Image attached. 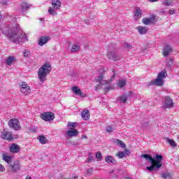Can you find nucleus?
<instances>
[{
  "label": "nucleus",
  "instance_id": "nucleus-1",
  "mask_svg": "<svg viewBox=\"0 0 179 179\" xmlns=\"http://www.w3.org/2000/svg\"><path fill=\"white\" fill-rule=\"evenodd\" d=\"M142 157H144V159H147L148 162H150L151 166L147 167V170H149V171H153L155 169L159 170V169L162 167V161L163 160L162 155L157 154L155 155V159L148 154L143 155Z\"/></svg>",
  "mask_w": 179,
  "mask_h": 179
},
{
  "label": "nucleus",
  "instance_id": "nucleus-2",
  "mask_svg": "<svg viewBox=\"0 0 179 179\" xmlns=\"http://www.w3.org/2000/svg\"><path fill=\"white\" fill-rule=\"evenodd\" d=\"M51 69H52V67L50 63H45L39 69L38 71V78L41 82L43 83L46 80L47 76L51 73Z\"/></svg>",
  "mask_w": 179,
  "mask_h": 179
},
{
  "label": "nucleus",
  "instance_id": "nucleus-3",
  "mask_svg": "<svg viewBox=\"0 0 179 179\" xmlns=\"http://www.w3.org/2000/svg\"><path fill=\"white\" fill-rule=\"evenodd\" d=\"M166 75H167V72L166 70H164L158 73L157 78L152 80L150 83V85H155V86H163V84L164 83V81L163 79L166 78Z\"/></svg>",
  "mask_w": 179,
  "mask_h": 179
},
{
  "label": "nucleus",
  "instance_id": "nucleus-4",
  "mask_svg": "<svg viewBox=\"0 0 179 179\" xmlns=\"http://www.w3.org/2000/svg\"><path fill=\"white\" fill-rule=\"evenodd\" d=\"M20 170H22V164L20 163V161L14 160L8 165L7 171L8 173H17Z\"/></svg>",
  "mask_w": 179,
  "mask_h": 179
},
{
  "label": "nucleus",
  "instance_id": "nucleus-5",
  "mask_svg": "<svg viewBox=\"0 0 179 179\" xmlns=\"http://www.w3.org/2000/svg\"><path fill=\"white\" fill-rule=\"evenodd\" d=\"M8 38H10L12 43H20L22 41V36H20V30L15 29L14 31H11L10 34H8Z\"/></svg>",
  "mask_w": 179,
  "mask_h": 179
},
{
  "label": "nucleus",
  "instance_id": "nucleus-6",
  "mask_svg": "<svg viewBox=\"0 0 179 179\" xmlns=\"http://www.w3.org/2000/svg\"><path fill=\"white\" fill-rule=\"evenodd\" d=\"M8 127L10 128H13L15 131H19L22 129V126H20V122L17 119H11L8 121Z\"/></svg>",
  "mask_w": 179,
  "mask_h": 179
},
{
  "label": "nucleus",
  "instance_id": "nucleus-7",
  "mask_svg": "<svg viewBox=\"0 0 179 179\" xmlns=\"http://www.w3.org/2000/svg\"><path fill=\"white\" fill-rule=\"evenodd\" d=\"M1 139H3L4 141H8L9 142L15 139V138L13 137V134H12V131L6 130H4L1 132Z\"/></svg>",
  "mask_w": 179,
  "mask_h": 179
},
{
  "label": "nucleus",
  "instance_id": "nucleus-8",
  "mask_svg": "<svg viewBox=\"0 0 179 179\" xmlns=\"http://www.w3.org/2000/svg\"><path fill=\"white\" fill-rule=\"evenodd\" d=\"M41 120L43 121H53L55 118V114L52 112H47L41 114Z\"/></svg>",
  "mask_w": 179,
  "mask_h": 179
},
{
  "label": "nucleus",
  "instance_id": "nucleus-9",
  "mask_svg": "<svg viewBox=\"0 0 179 179\" xmlns=\"http://www.w3.org/2000/svg\"><path fill=\"white\" fill-rule=\"evenodd\" d=\"M163 107H164V108H172V107H174V103L173 102V99H171L169 96H166L164 97Z\"/></svg>",
  "mask_w": 179,
  "mask_h": 179
},
{
  "label": "nucleus",
  "instance_id": "nucleus-10",
  "mask_svg": "<svg viewBox=\"0 0 179 179\" xmlns=\"http://www.w3.org/2000/svg\"><path fill=\"white\" fill-rule=\"evenodd\" d=\"M142 22L145 26L153 24V23H156V15H152L150 17H144Z\"/></svg>",
  "mask_w": 179,
  "mask_h": 179
},
{
  "label": "nucleus",
  "instance_id": "nucleus-11",
  "mask_svg": "<svg viewBox=\"0 0 179 179\" xmlns=\"http://www.w3.org/2000/svg\"><path fill=\"white\" fill-rule=\"evenodd\" d=\"M2 160L7 163V164H10L13 160V155H9L8 153L2 154Z\"/></svg>",
  "mask_w": 179,
  "mask_h": 179
},
{
  "label": "nucleus",
  "instance_id": "nucleus-12",
  "mask_svg": "<svg viewBox=\"0 0 179 179\" xmlns=\"http://www.w3.org/2000/svg\"><path fill=\"white\" fill-rule=\"evenodd\" d=\"M9 150L11 153H19L20 152V146L16 143H12L9 146Z\"/></svg>",
  "mask_w": 179,
  "mask_h": 179
},
{
  "label": "nucleus",
  "instance_id": "nucleus-13",
  "mask_svg": "<svg viewBox=\"0 0 179 179\" xmlns=\"http://www.w3.org/2000/svg\"><path fill=\"white\" fill-rule=\"evenodd\" d=\"M50 40V36H41L38 39V44L41 47H43V45H44V44H47Z\"/></svg>",
  "mask_w": 179,
  "mask_h": 179
},
{
  "label": "nucleus",
  "instance_id": "nucleus-14",
  "mask_svg": "<svg viewBox=\"0 0 179 179\" xmlns=\"http://www.w3.org/2000/svg\"><path fill=\"white\" fill-rule=\"evenodd\" d=\"M134 11V19L137 22V20H139L141 17H142V13L143 11L139 7H136Z\"/></svg>",
  "mask_w": 179,
  "mask_h": 179
},
{
  "label": "nucleus",
  "instance_id": "nucleus-15",
  "mask_svg": "<svg viewBox=\"0 0 179 179\" xmlns=\"http://www.w3.org/2000/svg\"><path fill=\"white\" fill-rule=\"evenodd\" d=\"M71 90L73 93L76 94V96H80V97H85V94H83V92H82V90L79 89V87H78L77 86H73L71 88Z\"/></svg>",
  "mask_w": 179,
  "mask_h": 179
},
{
  "label": "nucleus",
  "instance_id": "nucleus-16",
  "mask_svg": "<svg viewBox=\"0 0 179 179\" xmlns=\"http://www.w3.org/2000/svg\"><path fill=\"white\" fill-rule=\"evenodd\" d=\"M81 117L85 121L90 119V111L89 110H84L81 112Z\"/></svg>",
  "mask_w": 179,
  "mask_h": 179
},
{
  "label": "nucleus",
  "instance_id": "nucleus-17",
  "mask_svg": "<svg viewBox=\"0 0 179 179\" xmlns=\"http://www.w3.org/2000/svg\"><path fill=\"white\" fill-rule=\"evenodd\" d=\"M171 51H173V49H171V47H170V45H166L164 47V52H163L164 57H169V55L170 54V52H171Z\"/></svg>",
  "mask_w": 179,
  "mask_h": 179
},
{
  "label": "nucleus",
  "instance_id": "nucleus-18",
  "mask_svg": "<svg viewBox=\"0 0 179 179\" xmlns=\"http://www.w3.org/2000/svg\"><path fill=\"white\" fill-rule=\"evenodd\" d=\"M52 6L56 10L59 9V8H61V1L59 0H53L52 2Z\"/></svg>",
  "mask_w": 179,
  "mask_h": 179
},
{
  "label": "nucleus",
  "instance_id": "nucleus-19",
  "mask_svg": "<svg viewBox=\"0 0 179 179\" xmlns=\"http://www.w3.org/2000/svg\"><path fill=\"white\" fill-rule=\"evenodd\" d=\"M16 61V58L13 56H10L6 59V64L8 65V66H10L13 62Z\"/></svg>",
  "mask_w": 179,
  "mask_h": 179
},
{
  "label": "nucleus",
  "instance_id": "nucleus-20",
  "mask_svg": "<svg viewBox=\"0 0 179 179\" xmlns=\"http://www.w3.org/2000/svg\"><path fill=\"white\" fill-rule=\"evenodd\" d=\"M38 139L42 145H45L46 143H48V140L47 139V138H45L44 135H39Z\"/></svg>",
  "mask_w": 179,
  "mask_h": 179
},
{
  "label": "nucleus",
  "instance_id": "nucleus-21",
  "mask_svg": "<svg viewBox=\"0 0 179 179\" xmlns=\"http://www.w3.org/2000/svg\"><path fill=\"white\" fill-rule=\"evenodd\" d=\"M78 134H79V131H78V130H69L66 132L67 136H70V138H72L73 136H78Z\"/></svg>",
  "mask_w": 179,
  "mask_h": 179
},
{
  "label": "nucleus",
  "instance_id": "nucleus-22",
  "mask_svg": "<svg viewBox=\"0 0 179 179\" xmlns=\"http://www.w3.org/2000/svg\"><path fill=\"white\" fill-rule=\"evenodd\" d=\"M80 50V45H72L70 50L71 52H78Z\"/></svg>",
  "mask_w": 179,
  "mask_h": 179
},
{
  "label": "nucleus",
  "instance_id": "nucleus-23",
  "mask_svg": "<svg viewBox=\"0 0 179 179\" xmlns=\"http://www.w3.org/2000/svg\"><path fill=\"white\" fill-rule=\"evenodd\" d=\"M21 93L24 94V96H27V94H30V92H31V90H30V87H28L27 88L20 90Z\"/></svg>",
  "mask_w": 179,
  "mask_h": 179
},
{
  "label": "nucleus",
  "instance_id": "nucleus-24",
  "mask_svg": "<svg viewBox=\"0 0 179 179\" xmlns=\"http://www.w3.org/2000/svg\"><path fill=\"white\" fill-rule=\"evenodd\" d=\"M78 126V122H69L67 124V127H69L70 130H76V128Z\"/></svg>",
  "mask_w": 179,
  "mask_h": 179
},
{
  "label": "nucleus",
  "instance_id": "nucleus-25",
  "mask_svg": "<svg viewBox=\"0 0 179 179\" xmlns=\"http://www.w3.org/2000/svg\"><path fill=\"white\" fill-rule=\"evenodd\" d=\"M108 58L109 59H112V61H118V57H117L115 55L113 52H110L108 54Z\"/></svg>",
  "mask_w": 179,
  "mask_h": 179
},
{
  "label": "nucleus",
  "instance_id": "nucleus-26",
  "mask_svg": "<svg viewBox=\"0 0 179 179\" xmlns=\"http://www.w3.org/2000/svg\"><path fill=\"white\" fill-rule=\"evenodd\" d=\"M30 6H31L26 1H23L22 3V10H27V9H29V8H30Z\"/></svg>",
  "mask_w": 179,
  "mask_h": 179
},
{
  "label": "nucleus",
  "instance_id": "nucleus-27",
  "mask_svg": "<svg viewBox=\"0 0 179 179\" xmlns=\"http://www.w3.org/2000/svg\"><path fill=\"white\" fill-rule=\"evenodd\" d=\"M137 30H138L140 34H146V31H148V29L143 27H138Z\"/></svg>",
  "mask_w": 179,
  "mask_h": 179
},
{
  "label": "nucleus",
  "instance_id": "nucleus-28",
  "mask_svg": "<svg viewBox=\"0 0 179 179\" xmlns=\"http://www.w3.org/2000/svg\"><path fill=\"white\" fill-rule=\"evenodd\" d=\"M167 142L172 148H177V143L173 139L167 138Z\"/></svg>",
  "mask_w": 179,
  "mask_h": 179
},
{
  "label": "nucleus",
  "instance_id": "nucleus-29",
  "mask_svg": "<svg viewBox=\"0 0 179 179\" xmlns=\"http://www.w3.org/2000/svg\"><path fill=\"white\" fill-rule=\"evenodd\" d=\"M20 37H21V41H29V39H27V36L26 34L22 32V31H20Z\"/></svg>",
  "mask_w": 179,
  "mask_h": 179
},
{
  "label": "nucleus",
  "instance_id": "nucleus-30",
  "mask_svg": "<svg viewBox=\"0 0 179 179\" xmlns=\"http://www.w3.org/2000/svg\"><path fill=\"white\" fill-rule=\"evenodd\" d=\"M20 90H23V89H26L27 87H30L29 86L27 85V82H21L20 83Z\"/></svg>",
  "mask_w": 179,
  "mask_h": 179
},
{
  "label": "nucleus",
  "instance_id": "nucleus-31",
  "mask_svg": "<svg viewBox=\"0 0 179 179\" xmlns=\"http://www.w3.org/2000/svg\"><path fill=\"white\" fill-rule=\"evenodd\" d=\"M105 162H106V163H114L115 162V160H114L113 159V157L110 156V155H108L107 156L106 158H105Z\"/></svg>",
  "mask_w": 179,
  "mask_h": 179
},
{
  "label": "nucleus",
  "instance_id": "nucleus-32",
  "mask_svg": "<svg viewBox=\"0 0 179 179\" xmlns=\"http://www.w3.org/2000/svg\"><path fill=\"white\" fill-rule=\"evenodd\" d=\"M95 157L97 159V162H101L103 155H101V152L99 151L96 153Z\"/></svg>",
  "mask_w": 179,
  "mask_h": 179
},
{
  "label": "nucleus",
  "instance_id": "nucleus-33",
  "mask_svg": "<svg viewBox=\"0 0 179 179\" xmlns=\"http://www.w3.org/2000/svg\"><path fill=\"white\" fill-rule=\"evenodd\" d=\"M127 100H128V96L127 94H123L120 96V101L121 103H127Z\"/></svg>",
  "mask_w": 179,
  "mask_h": 179
},
{
  "label": "nucleus",
  "instance_id": "nucleus-34",
  "mask_svg": "<svg viewBox=\"0 0 179 179\" xmlns=\"http://www.w3.org/2000/svg\"><path fill=\"white\" fill-rule=\"evenodd\" d=\"M125 85H127V81H125V80H120L117 83L119 87H124Z\"/></svg>",
  "mask_w": 179,
  "mask_h": 179
},
{
  "label": "nucleus",
  "instance_id": "nucleus-35",
  "mask_svg": "<svg viewBox=\"0 0 179 179\" xmlns=\"http://www.w3.org/2000/svg\"><path fill=\"white\" fill-rule=\"evenodd\" d=\"M103 79H104V75L101 74L96 79V80L98 83H99V85H101Z\"/></svg>",
  "mask_w": 179,
  "mask_h": 179
},
{
  "label": "nucleus",
  "instance_id": "nucleus-36",
  "mask_svg": "<svg viewBox=\"0 0 179 179\" xmlns=\"http://www.w3.org/2000/svg\"><path fill=\"white\" fill-rule=\"evenodd\" d=\"M48 12L50 15H52V16H54V15H57L55 9L52 8V7H50Z\"/></svg>",
  "mask_w": 179,
  "mask_h": 179
},
{
  "label": "nucleus",
  "instance_id": "nucleus-37",
  "mask_svg": "<svg viewBox=\"0 0 179 179\" xmlns=\"http://www.w3.org/2000/svg\"><path fill=\"white\" fill-rule=\"evenodd\" d=\"M164 5H166V6H170L173 5V0H164L163 1Z\"/></svg>",
  "mask_w": 179,
  "mask_h": 179
},
{
  "label": "nucleus",
  "instance_id": "nucleus-38",
  "mask_svg": "<svg viewBox=\"0 0 179 179\" xmlns=\"http://www.w3.org/2000/svg\"><path fill=\"white\" fill-rule=\"evenodd\" d=\"M117 145H119V146H122L123 149H125V148H127V145H125V143H124V142H122V141L121 140H117Z\"/></svg>",
  "mask_w": 179,
  "mask_h": 179
},
{
  "label": "nucleus",
  "instance_id": "nucleus-39",
  "mask_svg": "<svg viewBox=\"0 0 179 179\" xmlns=\"http://www.w3.org/2000/svg\"><path fill=\"white\" fill-rule=\"evenodd\" d=\"M114 89V87H106L103 89V93H108V92H110V90H113Z\"/></svg>",
  "mask_w": 179,
  "mask_h": 179
},
{
  "label": "nucleus",
  "instance_id": "nucleus-40",
  "mask_svg": "<svg viewBox=\"0 0 179 179\" xmlns=\"http://www.w3.org/2000/svg\"><path fill=\"white\" fill-rule=\"evenodd\" d=\"M117 157H119V159H122L124 156H125V153H124L123 152H119L117 153Z\"/></svg>",
  "mask_w": 179,
  "mask_h": 179
},
{
  "label": "nucleus",
  "instance_id": "nucleus-41",
  "mask_svg": "<svg viewBox=\"0 0 179 179\" xmlns=\"http://www.w3.org/2000/svg\"><path fill=\"white\" fill-rule=\"evenodd\" d=\"M5 166L0 164V173H5Z\"/></svg>",
  "mask_w": 179,
  "mask_h": 179
},
{
  "label": "nucleus",
  "instance_id": "nucleus-42",
  "mask_svg": "<svg viewBox=\"0 0 179 179\" xmlns=\"http://www.w3.org/2000/svg\"><path fill=\"white\" fill-rule=\"evenodd\" d=\"M162 178H169V177H170V173H162Z\"/></svg>",
  "mask_w": 179,
  "mask_h": 179
},
{
  "label": "nucleus",
  "instance_id": "nucleus-43",
  "mask_svg": "<svg viewBox=\"0 0 179 179\" xmlns=\"http://www.w3.org/2000/svg\"><path fill=\"white\" fill-rule=\"evenodd\" d=\"M106 132H108L109 134L110 132H113V127H111V126L106 127Z\"/></svg>",
  "mask_w": 179,
  "mask_h": 179
},
{
  "label": "nucleus",
  "instance_id": "nucleus-44",
  "mask_svg": "<svg viewBox=\"0 0 179 179\" xmlns=\"http://www.w3.org/2000/svg\"><path fill=\"white\" fill-rule=\"evenodd\" d=\"M87 174H92L93 173V168H89L87 171Z\"/></svg>",
  "mask_w": 179,
  "mask_h": 179
},
{
  "label": "nucleus",
  "instance_id": "nucleus-45",
  "mask_svg": "<svg viewBox=\"0 0 179 179\" xmlns=\"http://www.w3.org/2000/svg\"><path fill=\"white\" fill-rule=\"evenodd\" d=\"M126 48H127V50H131L133 47L129 43H126Z\"/></svg>",
  "mask_w": 179,
  "mask_h": 179
},
{
  "label": "nucleus",
  "instance_id": "nucleus-46",
  "mask_svg": "<svg viewBox=\"0 0 179 179\" xmlns=\"http://www.w3.org/2000/svg\"><path fill=\"white\" fill-rule=\"evenodd\" d=\"M175 12H176V10H174V8L169 10L170 15H173Z\"/></svg>",
  "mask_w": 179,
  "mask_h": 179
},
{
  "label": "nucleus",
  "instance_id": "nucleus-47",
  "mask_svg": "<svg viewBox=\"0 0 179 179\" xmlns=\"http://www.w3.org/2000/svg\"><path fill=\"white\" fill-rule=\"evenodd\" d=\"M88 162H92L93 160V157L92 155H89V157L87 158Z\"/></svg>",
  "mask_w": 179,
  "mask_h": 179
},
{
  "label": "nucleus",
  "instance_id": "nucleus-48",
  "mask_svg": "<svg viewBox=\"0 0 179 179\" xmlns=\"http://www.w3.org/2000/svg\"><path fill=\"white\" fill-rule=\"evenodd\" d=\"M81 138H82V139H87V136H86V135H83V136H81Z\"/></svg>",
  "mask_w": 179,
  "mask_h": 179
},
{
  "label": "nucleus",
  "instance_id": "nucleus-49",
  "mask_svg": "<svg viewBox=\"0 0 179 179\" xmlns=\"http://www.w3.org/2000/svg\"><path fill=\"white\" fill-rule=\"evenodd\" d=\"M112 72H113V76H112L113 78H115V70H112Z\"/></svg>",
  "mask_w": 179,
  "mask_h": 179
},
{
  "label": "nucleus",
  "instance_id": "nucleus-50",
  "mask_svg": "<svg viewBox=\"0 0 179 179\" xmlns=\"http://www.w3.org/2000/svg\"><path fill=\"white\" fill-rule=\"evenodd\" d=\"M150 1V2H157V1H159V0H149Z\"/></svg>",
  "mask_w": 179,
  "mask_h": 179
},
{
  "label": "nucleus",
  "instance_id": "nucleus-51",
  "mask_svg": "<svg viewBox=\"0 0 179 179\" xmlns=\"http://www.w3.org/2000/svg\"><path fill=\"white\" fill-rule=\"evenodd\" d=\"M25 179H31V177H30V176H27Z\"/></svg>",
  "mask_w": 179,
  "mask_h": 179
},
{
  "label": "nucleus",
  "instance_id": "nucleus-52",
  "mask_svg": "<svg viewBox=\"0 0 179 179\" xmlns=\"http://www.w3.org/2000/svg\"><path fill=\"white\" fill-rule=\"evenodd\" d=\"M24 57H27V52H24Z\"/></svg>",
  "mask_w": 179,
  "mask_h": 179
},
{
  "label": "nucleus",
  "instance_id": "nucleus-53",
  "mask_svg": "<svg viewBox=\"0 0 179 179\" xmlns=\"http://www.w3.org/2000/svg\"><path fill=\"white\" fill-rule=\"evenodd\" d=\"M73 179H78V176H73Z\"/></svg>",
  "mask_w": 179,
  "mask_h": 179
},
{
  "label": "nucleus",
  "instance_id": "nucleus-54",
  "mask_svg": "<svg viewBox=\"0 0 179 179\" xmlns=\"http://www.w3.org/2000/svg\"><path fill=\"white\" fill-rule=\"evenodd\" d=\"M124 179H131V178L129 177H126V178H124Z\"/></svg>",
  "mask_w": 179,
  "mask_h": 179
},
{
  "label": "nucleus",
  "instance_id": "nucleus-55",
  "mask_svg": "<svg viewBox=\"0 0 179 179\" xmlns=\"http://www.w3.org/2000/svg\"><path fill=\"white\" fill-rule=\"evenodd\" d=\"M0 17H1V15H0Z\"/></svg>",
  "mask_w": 179,
  "mask_h": 179
}]
</instances>
